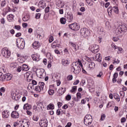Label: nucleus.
Masks as SVG:
<instances>
[{
  "label": "nucleus",
  "instance_id": "nucleus-1",
  "mask_svg": "<svg viewBox=\"0 0 127 127\" xmlns=\"http://www.w3.org/2000/svg\"><path fill=\"white\" fill-rule=\"evenodd\" d=\"M83 68V64L80 60H78L77 62H73L72 66L71 67V71L76 75L81 72V67Z\"/></svg>",
  "mask_w": 127,
  "mask_h": 127
},
{
  "label": "nucleus",
  "instance_id": "nucleus-2",
  "mask_svg": "<svg viewBox=\"0 0 127 127\" xmlns=\"http://www.w3.org/2000/svg\"><path fill=\"white\" fill-rule=\"evenodd\" d=\"M127 31V25L125 24H119L118 27L115 30L116 34L117 35L123 33V32H126Z\"/></svg>",
  "mask_w": 127,
  "mask_h": 127
},
{
  "label": "nucleus",
  "instance_id": "nucleus-3",
  "mask_svg": "<svg viewBox=\"0 0 127 127\" xmlns=\"http://www.w3.org/2000/svg\"><path fill=\"white\" fill-rule=\"evenodd\" d=\"M91 32L90 30L87 28H82L80 30V34L81 36H83L84 38H87L89 37Z\"/></svg>",
  "mask_w": 127,
  "mask_h": 127
},
{
  "label": "nucleus",
  "instance_id": "nucleus-4",
  "mask_svg": "<svg viewBox=\"0 0 127 127\" xmlns=\"http://www.w3.org/2000/svg\"><path fill=\"white\" fill-rule=\"evenodd\" d=\"M1 55L5 58H9L11 54V52L7 48H4L2 49L1 52Z\"/></svg>",
  "mask_w": 127,
  "mask_h": 127
},
{
  "label": "nucleus",
  "instance_id": "nucleus-5",
  "mask_svg": "<svg viewBox=\"0 0 127 127\" xmlns=\"http://www.w3.org/2000/svg\"><path fill=\"white\" fill-rule=\"evenodd\" d=\"M92 122H93V117L91 115H86L84 117V124L85 126H89L92 124Z\"/></svg>",
  "mask_w": 127,
  "mask_h": 127
},
{
  "label": "nucleus",
  "instance_id": "nucleus-6",
  "mask_svg": "<svg viewBox=\"0 0 127 127\" xmlns=\"http://www.w3.org/2000/svg\"><path fill=\"white\" fill-rule=\"evenodd\" d=\"M45 86V84L44 83V82H39V85L35 87V91H36V92H38L39 93H40V92L43 93V92H44Z\"/></svg>",
  "mask_w": 127,
  "mask_h": 127
},
{
  "label": "nucleus",
  "instance_id": "nucleus-7",
  "mask_svg": "<svg viewBox=\"0 0 127 127\" xmlns=\"http://www.w3.org/2000/svg\"><path fill=\"white\" fill-rule=\"evenodd\" d=\"M100 47H99V45H96V44H91L89 46V50L90 51L94 53V54H96V53H98L99 51H100Z\"/></svg>",
  "mask_w": 127,
  "mask_h": 127
},
{
  "label": "nucleus",
  "instance_id": "nucleus-8",
  "mask_svg": "<svg viewBox=\"0 0 127 127\" xmlns=\"http://www.w3.org/2000/svg\"><path fill=\"white\" fill-rule=\"evenodd\" d=\"M16 44L18 48L19 49H23L24 48V46H25V42H24V40L22 38L20 39L19 42L16 40Z\"/></svg>",
  "mask_w": 127,
  "mask_h": 127
},
{
  "label": "nucleus",
  "instance_id": "nucleus-9",
  "mask_svg": "<svg viewBox=\"0 0 127 127\" xmlns=\"http://www.w3.org/2000/svg\"><path fill=\"white\" fill-rule=\"evenodd\" d=\"M36 74L39 78H42L43 76L46 75L45 70L43 68L37 69L36 71Z\"/></svg>",
  "mask_w": 127,
  "mask_h": 127
},
{
  "label": "nucleus",
  "instance_id": "nucleus-10",
  "mask_svg": "<svg viewBox=\"0 0 127 127\" xmlns=\"http://www.w3.org/2000/svg\"><path fill=\"white\" fill-rule=\"evenodd\" d=\"M68 27L71 30H74V31H77L80 29V26L77 23H73L71 24L68 25Z\"/></svg>",
  "mask_w": 127,
  "mask_h": 127
},
{
  "label": "nucleus",
  "instance_id": "nucleus-11",
  "mask_svg": "<svg viewBox=\"0 0 127 127\" xmlns=\"http://www.w3.org/2000/svg\"><path fill=\"white\" fill-rule=\"evenodd\" d=\"M39 125L41 127H47L48 121L46 119H43L40 121Z\"/></svg>",
  "mask_w": 127,
  "mask_h": 127
},
{
  "label": "nucleus",
  "instance_id": "nucleus-12",
  "mask_svg": "<svg viewBox=\"0 0 127 127\" xmlns=\"http://www.w3.org/2000/svg\"><path fill=\"white\" fill-rule=\"evenodd\" d=\"M22 124L20 127H29V125H30V123L29 122V120L24 119L22 121Z\"/></svg>",
  "mask_w": 127,
  "mask_h": 127
},
{
  "label": "nucleus",
  "instance_id": "nucleus-13",
  "mask_svg": "<svg viewBox=\"0 0 127 127\" xmlns=\"http://www.w3.org/2000/svg\"><path fill=\"white\" fill-rule=\"evenodd\" d=\"M11 97L12 100H14V101H18V100L20 99V97H19V95L18 94H16V93L14 92H11Z\"/></svg>",
  "mask_w": 127,
  "mask_h": 127
},
{
  "label": "nucleus",
  "instance_id": "nucleus-14",
  "mask_svg": "<svg viewBox=\"0 0 127 127\" xmlns=\"http://www.w3.org/2000/svg\"><path fill=\"white\" fill-rule=\"evenodd\" d=\"M9 115L10 114L9 113V111L8 110H4L2 112V118L3 119H7L9 117Z\"/></svg>",
  "mask_w": 127,
  "mask_h": 127
},
{
  "label": "nucleus",
  "instance_id": "nucleus-15",
  "mask_svg": "<svg viewBox=\"0 0 127 127\" xmlns=\"http://www.w3.org/2000/svg\"><path fill=\"white\" fill-rule=\"evenodd\" d=\"M93 60L95 61H98V62H101L102 61V56H101V54L98 53L93 58Z\"/></svg>",
  "mask_w": 127,
  "mask_h": 127
},
{
  "label": "nucleus",
  "instance_id": "nucleus-16",
  "mask_svg": "<svg viewBox=\"0 0 127 127\" xmlns=\"http://www.w3.org/2000/svg\"><path fill=\"white\" fill-rule=\"evenodd\" d=\"M11 117L13 119H18L19 118V114L17 111H13L11 114Z\"/></svg>",
  "mask_w": 127,
  "mask_h": 127
},
{
  "label": "nucleus",
  "instance_id": "nucleus-17",
  "mask_svg": "<svg viewBox=\"0 0 127 127\" xmlns=\"http://www.w3.org/2000/svg\"><path fill=\"white\" fill-rule=\"evenodd\" d=\"M12 79V75L10 74V73H6L4 75V80L6 81H9Z\"/></svg>",
  "mask_w": 127,
  "mask_h": 127
},
{
  "label": "nucleus",
  "instance_id": "nucleus-18",
  "mask_svg": "<svg viewBox=\"0 0 127 127\" xmlns=\"http://www.w3.org/2000/svg\"><path fill=\"white\" fill-rule=\"evenodd\" d=\"M56 5L61 8L64 7V3L61 0H56Z\"/></svg>",
  "mask_w": 127,
  "mask_h": 127
},
{
  "label": "nucleus",
  "instance_id": "nucleus-19",
  "mask_svg": "<svg viewBox=\"0 0 127 127\" xmlns=\"http://www.w3.org/2000/svg\"><path fill=\"white\" fill-rule=\"evenodd\" d=\"M31 57L34 61H39L40 60V56L37 54H33L31 55Z\"/></svg>",
  "mask_w": 127,
  "mask_h": 127
},
{
  "label": "nucleus",
  "instance_id": "nucleus-20",
  "mask_svg": "<svg viewBox=\"0 0 127 127\" xmlns=\"http://www.w3.org/2000/svg\"><path fill=\"white\" fill-rule=\"evenodd\" d=\"M43 109H44V107H43L42 103L41 102H38L37 110H39V112H42Z\"/></svg>",
  "mask_w": 127,
  "mask_h": 127
},
{
  "label": "nucleus",
  "instance_id": "nucleus-21",
  "mask_svg": "<svg viewBox=\"0 0 127 127\" xmlns=\"http://www.w3.org/2000/svg\"><path fill=\"white\" fill-rule=\"evenodd\" d=\"M33 48L35 49H37L40 47V43L38 41H36L32 44Z\"/></svg>",
  "mask_w": 127,
  "mask_h": 127
},
{
  "label": "nucleus",
  "instance_id": "nucleus-22",
  "mask_svg": "<svg viewBox=\"0 0 127 127\" xmlns=\"http://www.w3.org/2000/svg\"><path fill=\"white\" fill-rule=\"evenodd\" d=\"M96 67V64L93 62H89L88 63V68L89 69H94Z\"/></svg>",
  "mask_w": 127,
  "mask_h": 127
},
{
  "label": "nucleus",
  "instance_id": "nucleus-23",
  "mask_svg": "<svg viewBox=\"0 0 127 127\" xmlns=\"http://www.w3.org/2000/svg\"><path fill=\"white\" fill-rule=\"evenodd\" d=\"M62 64L63 66H68L70 64V62L67 60L63 59L62 60Z\"/></svg>",
  "mask_w": 127,
  "mask_h": 127
},
{
  "label": "nucleus",
  "instance_id": "nucleus-24",
  "mask_svg": "<svg viewBox=\"0 0 127 127\" xmlns=\"http://www.w3.org/2000/svg\"><path fill=\"white\" fill-rule=\"evenodd\" d=\"M39 5L40 6V7H42V8H44L45 6H46V4L45 3V1L44 0H41L39 2Z\"/></svg>",
  "mask_w": 127,
  "mask_h": 127
},
{
  "label": "nucleus",
  "instance_id": "nucleus-25",
  "mask_svg": "<svg viewBox=\"0 0 127 127\" xmlns=\"http://www.w3.org/2000/svg\"><path fill=\"white\" fill-rule=\"evenodd\" d=\"M14 16L12 14H9L7 16V19L9 22H11L13 20Z\"/></svg>",
  "mask_w": 127,
  "mask_h": 127
},
{
  "label": "nucleus",
  "instance_id": "nucleus-26",
  "mask_svg": "<svg viewBox=\"0 0 127 127\" xmlns=\"http://www.w3.org/2000/svg\"><path fill=\"white\" fill-rule=\"evenodd\" d=\"M65 92H66V88L61 87L59 90L58 93L60 94V95H63Z\"/></svg>",
  "mask_w": 127,
  "mask_h": 127
},
{
  "label": "nucleus",
  "instance_id": "nucleus-27",
  "mask_svg": "<svg viewBox=\"0 0 127 127\" xmlns=\"http://www.w3.org/2000/svg\"><path fill=\"white\" fill-rule=\"evenodd\" d=\"M24 110H27L28 111V110H30L31 109V105L30 104H28V103H26L24 104L23 106Z\"/></svg>",
  "mask_w": 127,
  "mask_h": 127
},
{
  "label": "nucleus",
  "instance_id": "nucleus-28",
  "mask_svg": "<svg viewBox=\"0 0 127 127\" xmlns=\"http://www.w3.org/2000/svg\"><path fill=\"white\" fill-rule=\"evenodd\" d=\"M22 71H28V70H29V67L27 64H23L22 65Z\"/></svg>",
  "mask_w": 127,
  "mask_h": 127
},
{
  "label": "nucleus",
  "instance_id": "nucleus-29",
  "mask_svg": "<svg viewBox=\"0 0 127 127\" xmlns=\"http://www.w3.org/2000/svg\"><path fill=\"white\" fill-rule=\"evenodd\" d=\"M47 110H54L55 107L54 106V104L50 103L47 106Z\"/></svg>",
  "mask_w": 127,
  "mask_h": 127
},
{
  "label": "nucleus",
  "instance_id": "nucleus-30",
  "mask_svg": "<svg viewBox=\"0 0 127 127\" xmlns=\"http://www.w3.org/2000/svg\"><path fill=\"white\" fill-rule=\"evenodd\" d=\"M69 44H70V45H71V46H72V47L73 48V49H74L75 51H77V50H78L79 49V47H77V48L76 47V44H75L72 42H70Z\"/></svg>",
  "mask_w": 127,
  "mask_h": 127
},
{
  "label": "nucleus",
  "instance_id": "nucleus-31",
  "mask_svg": "<svg viewBox=\"0 0 127 127\" xmlns=\"http://www.w3.org/2000/svg\"><path fill=\"white\" fill-rule=\"evenodd\" d=\"M22 19L25 22L28 21L29 19H30V16L28 14H27L22 18Z\"/></svg>",
  "mask_w": 127,
  "mask_h": 127
},
{
  "label": "nucleus",
  "instance_id": "nucleus-32",
  "mask_svg": "<svg viewBox=\"0 0 127 127\" xmlns=\"http://www.w3.org/2000/svg\"><path fill=\"white\" fill-rule=\"evenodd\" d=\"M67 19L68 21V22H71L72 20H73V14H69L67 15Z\"/></svg>",
  "mask_w": 127,
  "mask_h": 127
},
{
  "label": "nucleus",
  "instance_id": "nucleus-33",
  "mask_svg": "<svg viewBox=\"0 0 127 127\" xmlns=\"http://www.w3.org/2000/svg\"><path fill=\"white\" fill-rule=\"evenodd\" d=\"M114 97L115 99L116 100L117 102H120L121 101V98L120 97V95H119L117 93H114Z\"/></svg>",
  "mask_w": 127,
  "mask_h": 127
},
{
  "label": "nucleus",
  "instance_id": "nucleus-34",
  "mask_svg": "<svg viewBox=\"0 0 127 127\" xmlns=\"http://www.w3.org/2000/svg\"><path fill=\"white\" fill-rule=\"evenodd\" d=\"M76 91H77V86H72L70 90V93H72V94H75V93H76Z\"/></svg>",
  "mask_w": 127,
  "mask_h": 127
},
{
  "label": "nucleus",
  "instance_id": "nucleus-35",
  "mask_svg": "<svg viewBox=\"0 0 127 127\" xmlns=\"http://www.w3.org/2000/svg\"><path fill=\"white\" fill-rule=\"evenodd\" d=\"M10 67L11 69H14L17 67V64L16 63H12L10 64Z\"/></svg>",
  "mask_w": 127,
  "mask_h": 127
},
{
  "label": "nucleus",
  "instance_id": "nucleus-36",
  "mask_svg": "<svg viewBox=\"0 0 127 127\" xmlns=\"http://www.w3.org/2000/svg\"><path fill=\"white\" fill-rule=\"evenodd\" d=\"M60 22L62 24H66V18L62 17L60 19Z\"/></svg>",
  "mask_w": 127,
  "mask_h": 127
},
{
  "label": "nucleus",
  "instance_id": "nucleus-37",
  "mask_svg": "<svg viewBox=\"0 0 127 127\" xmlns=\"http://www.w3.org/2000/svg\"><path fill=\"white\" fill-rule=\"evenodd\" d=\"M57 44H58V41H55L52 44L51 47H52V48L57 47Z\"/></svg>",
  "mask_w": 127,
  "mask_h": 127
},
{
  "label": "nucleus",
  "instance_id": "nucleus-38",
  "mask_svg": "<svg viewBox=\"0 0 127 127\" xmlns=\"http://www.w3.org/2000/svg\"><path fill=\"white\" fill-rule=\"evenodd\" d=\"M112 10L114 12H115V13H119V9L118 8V7L117 6L113 7Z\"/></svg>",
  "mask_w": 127,
  "mask_h": 127
},
{
  "label": "nucleus",
  "instance_id": "nucleus-39",
  "mask_svg": "<svg viewBox=\"0 0 127 127\" xmlns=\"http://www.w3.org/2000/svg\"><path fill=\"white\" fill-rule=\"evenodd\" d=\"M18 61L19 63H24L25 62L24 59L22 57H20L18 59Z\"/></svg>",
  "mask_w": 127,
  "mask_h": 127
},
{
  "label": "nucleus",
  "instance_id": "nucleus-40",
  "mask_svg": "<svg viewBox=\"0 0 127 127\" xmlns=\"http://www.w3.org/2000/svg\"><path fill=\"white\" fill-rule=\"evenodd\" d=\"M4 75L2 72H0V81H4Z\"/></svg>",
  "mask_w": 127,
  "mask_h": 127
},
{
  "label": "nucleus",
  "instance_id": "nucleus-41",
  "mask_svg": "<svg viewBox=\"0 0 127 127\" xmlns=\"http://www.w3.org/2000/svg\"><path fill=\"white\" fill-rule=\"evenodd\" d=\"M48 94L50 96H52V95H54V90L53 89H49L48 90Z\"/></svg>",
  "mask_w": 127,
  "mask_h": 127
},
{
  "label": "nucleus",
  "instance_id": "nucleus-42",
  "mask_svg": "<svg viewBox=\"0 0 127 127\" xmlns=\"http://www.w3.org/2000/svg\"><path fill=\"white\" fill-rule=\"evenodd\" d=\"M105 119H106V115H105L104 114H101L100 121H105Z\"/></svg>",
  "mask_w": 127,
  "mask_h": 127
},
{
  "label": "nucleus",
  "instance_id": "nucleus-43",
  "mask_svg": "<svg viewBox=\"0 0 127 127\" xmlns=\"http://www.w3.org/2000/svg\"><path fill=\"white\" fill-rule=\"evenodd\" d=\"M41 16V14L40 13H37L35 15V18L36 19H39V18H40Z\"/></svg>",
  "mask_w": 127,
  "mask_h": 127
},
{
  "label": "nucleus",
  "instance_id": "nucleus-44",
  "mask_svg": "<svg viewBox=\"0 0 127 127\" xmlns=\"http://www.w3.org/2000/svg\"><path fill=\"white\" fill-rule=\"evenodd\" d=\"M27 88L29 90H32L33 89V84L31 83L29 84Z\"/></svg>",
  "mask_w": 127,
  "mask_h": 127
},
{
  "label": "nucleus",
  "instance_id": "nucleus-45",
  "mask_svg": "<svg viewBox=\"0 0 127 127\" xmlns=\"http://www.w3.org/2000/svg\"><path fill=\"white\" fill-rule=\"evenodd\" d=\"M21 70H22V67L21 66H18L17 68L16 71L18 73H20V72H21Z\"/></svg>",
  "mask_w": 127,
  "mask_h": 127
},
{
  "label": "nucleus",
  "instance_id": "nucleus-46",
  "mask_svg": "<svg viewBox=\"0 0 127 127\" xmlns=\"http://www.w3.org/2000/svg\"><path fill=\"white\" fill-rule=\"evenodd\" d=\"M50 10V7L48 6L45 8V12L46 13L49 12Z\"/></svg>",
  "mask_w": 127,
  "mask_h": 127
},
{
  "label": "nucleus",
  "instance_id": "nucleus-47",
  "mask_svg": "<svg viewBox=\"0 0 127 127\" xmlns=\"http://www.w3.org/2000/svg\"><path fill=\"white\" fill-rule=\"evenodd\" d=\"M106 26L108 28V29L111 28V25L110 24V22L109 21L106 22Z\"/></svg>",
  "mask_w": 127,
  "mask_h": 127
},
{
  "label": "nucleus",
  "instance_id": "nucleus-48",
  "mask_svg": "<svg viewBox=\"0 0 127 127\" xmlns=\"http://www.w3.org/2000/svg\"><path fill=\"white\" fill-rule=\"evenodd\" d=\"M31 74V73H30L28 72H26V74H25V75H24L25 78H26V79H27L29 77L30 74Z\"/></svg>",
  "mask_w": 127,
  "mask_h": 127
},
{
  "label": "nucleus",
  "instance_id": "nucleus-49",
  "mask_svg": "<svg viewBox=\"0 0 127 127\" xmlns=\"http://www.w3.org/2000/svg\"><path fill=\"white\" fill-rule=\"evenodd\" d=\"M54 40V38H53V36H50L49 40V43H51V42H53Z\"/></svg>",
  "mask_w": 127,
  "mask_h": 127
},
{
  "label": "nucleus",
  "instance_id": "nucleus-50",
  "mask_svg": "<svg viewBox=\"0 0 127 127\" xmlns=\"http://www.w3.org/2000/svg\"><path fill=\"white\" fill-rule=\"evenodd\" d=\"M39 118H38V116H35L33 117V120L35 122H37L39 120Z\"/></svg>",
  "mask_w": 127,
  "mask_h": 127
},
{
  "label": "nucleus",
  "instance_id": "nucleus-51",
  "mask_svg": "<svg viewBox=\"0 0 127 127\" xmlns=\"http://www.w3.org/2000/svg\"><path fill=\"white\" fill-rule=\"evenodd\" d=\"M71 95H67L66 97H65V99L66 100V101H70V100H71Z\"/></svg>",
  "mask_w": 127,
  "mask_h": 127
},
{
  "label": "nucleus",
  "instance_id": "nucleus-52",
  "mask_svg": "<svg viewBox=\"0 0 127 127\" xmlns=\"http://www.w3.org/2000/svg\"><path fill=\"white\" fill-rule=\"evenodd\" d=\"M79 82H80V81L79 80V79H76L73 82V85H78V84H79Z\"/></svg>",
  "mask_w": 127,
  "mask_h": 127
},
{
  "label": "nucleus",
  "instance_id": "nucleus-53",
  "mask_svg": "<svg viewBox=\"0 0 127 127\" xmlns=\"http://www.w3.org/2000/svg\"><path fill=\"white\" fill-rule=\"evenodd\" d=\"M120 94L121 97H122V98H124V97H125V92L123 91H121L120 92Z\"/></svg>",
  "mask_w": 127,
  "mask_h": 127
},
{
  "label": "nucleus",
  "instance_id": "nucleus-54",
  "mask_svg": "<svg viewBox=\"0 0 127 127\" xmlns=\"http://www.w3.org/2000/svg\"><path fill=\"white\" fill-rule=\"evenodd\" d=\"M111 46H112V48H113L114 49V50H116L118 48V47L117 46H116V45H115V44H112L111 45Z\"/></svg>",
  "mask_w": 127,
  "mask_h": 127
},
{
  "label": "nucleus",
  "instance_id": "nucleus-55",
  "mask_svg": "<svg viewBox=\"0 0 127 127\" xmlns=\"http://www.w3.org/2000/svg\"><path fill=\"white\" fill-rule=\"evenodd\" d=\"M5 4H6V2H5V0H3V1H1V6L3 7L5 5Z\"/></svg>",
  "mask_w": 127,
  "mask_h": 127
},
{
  "label": "nucleus",
  "instance_id": "nucleus-56",
  "mask_svg": "<svg viewBox=\"0 0 127 127\" xmlns=\"http://www.w3.org/2000/svg\"><path fill=\"white\" fill-rule=\"evenodd\" d=\"M73 79V75H69L67 76V80H69V81H71Z\"/></svg>",
  "mask_w": 127,
  "mask_h": 127
},
{
  "label": "nucleus",
  "instance_id": "nucleus-57",
  "mask_svg": "<svg viewBox=\"0 0 127 127\" xmlns=\"http://www.w3.org/2000/svg\"><path fill=\"white\" fill-rule=\"evenodd\" d=\"M107 11L108 12H113V8H112L111 7H109L108 9H107Z\"/></svg>",
  "mask_w": 127,
  "mask_h": 127
},
{
  "label": "nucleus",
  "instance_id": "nucleus-58",
  "mask_svg": "<svg viewBox=\"0 0 127 127\" xmlns=\"http://www.w3.org/2000/svg\"><path fill=\"white\" fill-rule=\"evenodd\" d=\"M0 91L1 92V93H4V92H5V88L3 87H1Z\"/></svg>",
  "mask_w": 127,
  "mask_h": 127
},
{
  "label": "nucleus",
  "instance_id": "nucleus-59",
  "mask_svg": "<svg viewBox=\"0 0 127 127\" xmlns=\"http://www.w3.org/2000/svg\"><path fill=\"white\" fill-rule=\"evenodd\" d=\"M126 121H127V119L125 117H123L122 118H121V123H125L126 122Z\"/></svg>",
  "mask_w": 127,
  "mask_h": 127
},
{
  "label": "nucleus",
  "instance_id": "nucleus-60",
  "mask_svg": "<svg viewBox=\"0 0 127 127\" xmlns=\"http://www.w3.org/2000/svg\"><path fill=\"white\" fill-rule=\"evenodd\" d=\"M28 25V24H27V23H22V26L24 28H26V27H27Z\"/></svg>",
  "mask_w": 127,
  "mask_h": 127
},
{
  "label": "nucleus",
  "instance_id": "nucleus-61",
  "mask_svg": "<svg viewBox=\"0 0 127 127\" xmlns=\"http://www.w3.org/2000/svg\"><path fill=\"white\" fill-rule=\"evenodd\" d=\"M81 94L80 93V92H78L77 94H76V97L78 99H81Z\"/></svg>",
  "mask_w": 127,
  "mask_h": 127
},
{
  "label": "nucleus",
  "instance_id": "nucleus-62",
  "mask_svg": "<svg viewBox=\"0 0 127 127\" xmlns=\"http://www.w3.org/2000/svg\"><path fill=\"white\" fill-rule=\"evenodd\" d=\"M80 11H82V12H84V11H86V8L84 7H81L80 8Z\"/></svg>",
  "mask_w": 127,
  "mask_h": 127
},
{
  "label": "nucleus",
  "instance_id": "nucleus-63",
  "mask_svg": "<svg viewBox=\"0 0 127 127\" xmlns=\"http://www.w3.org/2000/svg\"><path fill=\"white\" fill-rule=\"evenodd\" d=\"M15 28L17 30H20L21 27H20V26L19 25H15Z\"/></svg>",
  "mask_w": 127,
  "mask_h": 127
},
{
  "label": "nucleus",
  "instance_id": "nucleus-64",
  "mask_svg": "<svg viewBox=\"0 0 127 127\" xmlns=\"http://www.w3.org/2000/svg\"><path fill=\"white\" fill-rule=\"evenodd\" d=\"M32 78H33V75H32V74L31 73L27 79V80H32Z\"/></svg>",
  "mask_w": 127,
  "mask_h": 127
}]
</instances>
